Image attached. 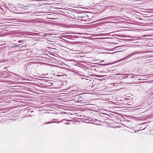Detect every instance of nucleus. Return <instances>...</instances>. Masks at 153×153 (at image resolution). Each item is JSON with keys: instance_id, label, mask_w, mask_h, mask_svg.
<instances>
[{"instance_id": "f257e3e1", "label": "nucleus", "mask_w": 153, "mask_h": 153, "mask_svg": "<svg viewBox=\"0 0 153 153\" xmlns=\"http://www.w3.org/2000/svg\"><path fill=\"white\" fill-rule=\"evenodd\" d=\"M98 35L100 36H107V33H101L99 34Z\"/></svg>"}, {"instance_id": "f03ea898", "label": "nucleus", "mask_w": 153, "mask_h": 153, "mask_svg": "<svg viewBox=\"0 0 153 153\" xmlns=\"http://www.w3.org/2000/svg\"><path fill=\"white\" fill-rule=\"evenodd\" d=\"M116 84H114L113 85H115Z\"/></svg>"}, {"instance_id": "7ed1b4c3", "label": "nucleus", "mask_w": 153, "mask_h": 153, "mask_svg": "<svg viewBox=\"0 0 153 153\" xmlns=\"http://www.w3.org/2000/svg\"><path fill=\"white\" fill-rule=\"evenodd\" d=\"M19 42L20 43V42H21V41H19Z\"/></svg>"}]
</instances>
